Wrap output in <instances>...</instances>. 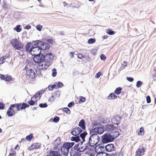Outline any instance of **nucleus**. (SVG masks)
Listing matches in <instances>:
<instances>
[{
    "instance_id": "15",
    "label": "nucleus",
    "mask_w": 156,
    "mask_h": 156,
    "mask_svg": "<svg viewBox=\"0 0 156 156\" xmlns=\"http://www.w3.org/2000/svg\"><path fill=\"white\" fill-rule=\"evenodd\" d=\"M27 75L30 77L32 78H34L36 76L34 70L32 69H29L27 71Z\"/></svg>"
},
{
    "instance_id": "50",
    "label": "nucleus",
    "mask_w": 156,
    "mask_h": 156,
    "mask_svg": "<svg viewBox=\"0 0 156 156\" xmlns=\"http://www.w3.org/2000/svg\"><path fill=\"white\" fill-rule=\"evenodd\" d=\"M146 101L147 103H150L151 102V98L148 95L146 97Z\"/></svg>"
},
{
    "instance_id": "30",
    "label": "nucleus",
    "mask_w": 156,
    "mask_h": 156,
    "mask_svg": "<svg viewBox=\"0 0 156 156\" xmlns=\"http://www.w3.org/2000/svg\"><path fill=\"white\" fill-rule=\"evenodd\" d=\"M33 137V134L32 133H30L29 135L26 136V139L28 141H30Z\"/></svg>"
},
{
    "instance_id": "59",
    "label": "nucleus",
    "mask_w": 156,
    "mask_h": 156,
    "mask_svg": "<svg viewBox=\"0 0 156 156\" xmlns=\"http://www.w3.org/2000/svg\"><path fill=\"white\" fill-rule=\"evenodd\" d=\"M79 74V72L77 70H75L73 73V76H76Z\"/></svg>"
},
{
    "instance_id": "32",
    "label": "nucleus",
    "mask_w": 156,
    "mask_h": 156,
    "mask_svg": "<svg viewBox=\"0 0 156 156\" xmlns=\"http://www.w3.org/2000/svg\"><path fill=\"white\" fill-rule=\"evenodd\" d=\"M60 148L62 154L64 155L65 156H67L68 155L66 154L65 153V152H66V149H65V148H63V145L62 146H60Z\"/></svg>"
},
{
    "instance_id": "38",
    "label": "nucleus",
    "mask_w": 156,
    "mask_h": 156,
    "mask_svg": "<svg viewBox=\"0 0 156 156\" xmlns=\"http://www.w3.org/2000/svg\"><path fill=\"white\" fill-rule=\"evenodd\" d=\"M120 135V133L117 130H115V132H113V136L115 138H117Z\"/></svg>"
},
{
    "instance_id": "48",
    "label": "nucleus",
    "mask_w": 156,
    "mask_h": 156,
    "mask_svg": "<svg viewBox=\"0 0 156 156\" xmlns=\"http://www.w3.org/2000/svg\"><path fill=\"white\" fill-rule=\"evenodd\" d=\"M42 28V26L40 24H38V25L36 26V28L37 29L40 31L41 30Z\"/></svg>"
},
{
    "instance_id": "61",
    "label": "nucleus",
    "mask_w": 156,
    "mask_h": 156,
    "mask_svg": "<svg viewBox=\"0 0 156 156\" xmlns=\"http://www.w3.org/2000/svg\"><path fill=\"white\" fill-rule=\"evenodd\" d=\"M141 154L140 152L139 151V150H137L136 152L135 156H140Z\"/></svg>"
},
{
    "instance_id": "1",
    "label": "nucleus",
    "mask_w": 156,
    "mask_h": 156,
    "mask_svg": "<svg viewBox=\"0 0 156 156\" xmlns=\"http://www.w3.org/2000/svg\"><path fill=\"white\" fill-rule=\"evenodd\" d=\"M29 106L28 104L24 102L11 104L6 112V115L9 117H12L15 115V111L13 109V108L16 107V108L17 110L19 111L24 110L26 108L29 107Z\"/></svg>"
},
{
    "instance_id": "19",
    "label": "nucleus",
    "mask_w": 156,
    "mask_h": 156,
    "mask_svg": "<svg viewBox=\"0 0 156 156\" xmlns=\"http://www.w3.org/2000/svg\"><path fill=\"white\" fill-rule=\"evenodd\" d=\"M45 90H41L38 91L36 92L35 95L31 98V99H32L34 98L35 99H37V98L38 97H39V99H40L41 97L42 94H43Z\"/></svg>"
},
{
    "instance_id": "21",
    "label": "nucleus",
    "mask_w": 156,
    "mask_h": 156,
    "mask_svg": "<svg viewBox=\"0 0 156 156\" xmlns=\"http://www.w3.org/2000/svg\"><path fill=\"white\" fill-rule=\"evenodd\" d=\"M54 144L56 148L61 146L62 144L61 143V139L60 137H58L55 140Z\"/></svg>"
},
{
    "instance_id": "35",
    "label": "nucleus",
    "mask_w": 156,
    "mask_h": 156,
    "mask_svg": "<svg viewBox=\"0 0 156 156\" xmlns=\"http://www.w3.org/2000/svg\"><path fill=\"white\" fill-rule=\"evenodd\" d=\"M79 135V137L80 136L81 138H85L86 136L87 135V133L86 131H84Z\"/></svg>"
},
{
    "instance_id": "25",
    "label": "nucleus",
    "mask_w": 156,
    "mask_h": 156,
    "mask_svg": "<svg viewBox=\"0 0 156 156\" xmlns=\"http://www.w3.org/2000/svg\"><path fill=\"white\" fill-rule=\"evenodd\" d=\"M73 149V147L71 148L70 151V154L72 156H80L79 153L78 152H77L75 148Z\"/></svg>"
},
{
    "instance_id": "37",
    "label": "nucleus",
    "mask_w": 156,
    "mask_h": 156,
    "mask_svg": "<svg viewBox=\"0 0 156 156\" xmlns=\"http://www.w3.org/2000/svg\"><path fill=\"white\" fill-rule=\"evenodd\" d=\"M96 39L94 38H90L88 40L87 43L89 44H92L95 42Z\"/></svg>"
},
{
    "instance_id": "28",
    "label": "nucleus",
    "mask_w": 156,
    "mask_h": 156,
    "mask_svg": "<svg viewBox=\"0 0 156 156\" xmlns=\"http://www.w3.org/2000/svg\"><path fill=\"white\" fill-rule=\"evenodd\" d=\"M117 96L115 95L114 93H110L107 98L108 100L113 99L117 98Z\"/></svg>"
},
{
    "instance_id": "8",
    "label": "nucleus",
    "mask_w": 156,
    "mask_h": 156,
    "mask_svg": "<svg viewBox=\"0 0 156 156\" xmlns=\"http://www.w3.org/2000/svg\"><path fill=\"white\" fill-rule=\"evenodd\" d=\"M103 129L101 127H96L94 128L91 129L90 131V134L94 133L95 134H101L103 133Z\"/></svg>"
},
{
    "instance_id": "49",
    "label": "nucleus",
    "mask_w": 156,
    "mask_h": 156,
    "mask_svg": "<svg viewBox=\"0 0 156 156\" xmlns=\"http://www.w3.org/2000/svg\"><path fill=\"white\" fill-rule=\"evenodd\" d=\"M5 108V104L0 102V110L4 109Z\"/></svg>"
},
{
    "instance_id": "62",
    "label": "nucleus",
    "mask_w": 156,
    "mask_h": 156,
    "mask_svg": "<svg viewBox=\"0 0 156 156\" xmlns=\"http://www.w3.org/2000/svg\"><path fill=\"white\" fill-rule=\"evenodd\" d=\"M54 41V40L52 39H47L46 40V41L48 42L50 44H52L53 41Z\"/></svg>"
},
{
    "instance_id": "14",
    "label": "nucleus",
    "mask_w": 156,
    "mask_h": 156,
    "mask_svg": "<svg viewBox=\"0 0 156 156\" xmlns=\"http://www.w3.org/2000/svg\"><path fill=\"white\" fill-rule=\"evenodd\" d=\"M115 146L113 144H107L105 147V151L107 152H111L114 150Z\"/></svg>"
},
{
    "instance_id": "63",
    "label": "nucleus",
    "mask_w": 156,
    "mask_h": 156,
    "mask_svg": "<svg viewBox=\"0 0 156 156\" xmlns=\"http://www.w3.org/2000/svg\"><path fill=\"white\" fill-rule=\"evenodd\" d=\"M5 60L3 57H2L0 58V64H2L4 62V60Z\"/></svg>"
},
{
    "instance_id": "22",
    "label": "nucleus",
    "mask_w": 156,
    "mask_h": 156,
    "mask_svg": "<svg viewBox=\"0 0 156 156\" xmlns=\"http://www.w3.org/2000/svg\"><path fill=\"white\" fill-rule=\"evenodd\" d=\"M31 43L30 42L27 43L25 46V50L27 52H29V53L31 51Z\"/></svg>"
},
{
    "instance_id": "40",
    "label": "nucleus",
    "mask_w": 156,
    "mask_h": 156,
    "mask_svg": "<svg viewBox=\"0 0 156 156\" xmlns=\"http://www.w3.org/2000/svg\"><path fill=\"white\" fill-rule=\"evenodd\" d=\"M63 110L67 114L69 115L71 113L70 110L67 107L64 108Z\"/></svg>"
},
{
    "instance_id": "53",
    "label": "nucleus",
    "mask_w": 156,
    "mask_h": 156,
    "mask_svg": "<svg viewBox=\"0 0 156 156\" xmlns=\"http://www.w3.org/2000/svg\"><path fill=\"white\" fill-rule=\"evenodd\" d=\"M137 150H139V151L140 152V153H143L145 152L146 149L144 147H142L141 148H139Z\"/></svg>"
},
{
    "instance_id": "16",
    "label": "nucleus",
    "mask_w": 156,
    "mask_h": 156,
    "mask_svg": "<svg viewBox=\"0 0 156 156\" xmlns=\"http://www.w3.org/2000/svg\"><path fill=\"white\" fill-rule=\"evenodd\" d=\"M41 144L40 143H35L32 144L28 148V150L29 151H32L34 149H37L40 148Z\"/></svg>"
},
{
    "instance_id": "20",
    "label": "nucleus",
    "mask_w": 156,
    "mask_h": 156,
    "mask_svg": "<svg viewBox=\"0 0 156 156\" xmlns=\"http://www.w3.org/2000/svg\"><path fill=\"white\" fill-rule=\"evenodd\" d=\"M42 43L41 46V51H45L48 50L50 47V45L48 43L42 41Z\"/></svg>"
},
{
    "instance_id": "57",
    "label": "nucleus",
    "mask_w": 156,
    "mask_h": 156,
    "mask_svg": "<svg viewBox=\"0 0 156 156\" xmlns=\"http://www.w3.org/2000/svg\"><path fill=\"white\" fill-rule=\"evenodd\" d=\"M80 144L79 143H78L77 144H76L75 145L74 147H73V149L75 148L76 150V151H77V152H78V151H77L78 150V147H79Z\"/></svg>"
},
{
    "instance_id": "51",
    "label": "nucleus",
    "mask_w": 156,
    "mask_h": 156,
    "mask_svg": "<svg viewBox=\"0 0 156 156\" xmlns=\"http://www.w3.org/2000/svg\"><path fill=\"white\" fill-rule=\"evenodd\" d=\"M75 105L74 102L73 101H72L70 102H69L68 105V107L69 108H70L72 106H74Z\"/></svg>"
},
{
    "instance_id": "10",
    "label": "nucleus",
    "mask_w": 156,
    "mask_h": 156,
    "mask_svg": "<svg viewBox=\"0 0 156 156\" xmlns=\"http://www.w3.org/2000/svg\"><path fill=\"white\" fill-rule=\"evenodd\" d=\"M30 54L32 56H34L38 54L41 52V51L37 47L34 46V45L32 44L31 45V49Z\"/></svg>"
},
{
    "instance_id": "39",
    "label": "nucleus",
    "mask_w": 156,
    "mask_h": 156,
    "mask_svg": "<svg viewBox=\"0 0 156 156\" xmlns=\"http://www.w3.org/2000/svg\"><path fill=\"white\" fill-rule=\"evenodd\" d=\"M39 106L41 108H45L47 107L48 105L47 103H44L40 104Z\"/></svg>"
},
{
    "instance_id": "33",
    "label": "nucleus",
    "mask_w": 156,
    "mask_h": 156,
    "mask_svg": "<svg viewBox=\"0 0 156 156\" xmlns=\"http://www.w3.org/2000/svg\"><path fill=\"white\" fill-rule=\"evenodd\" d=\"M106 33L110 35H113L115 34V32L112 29H107Z\"/></svg>"
},
{
    "instance_id": "27",
    "label": "nucleus",
    "mask_w": 156,
    "mask_h": 156,
    "mask_svg": "<svg viewBox=\"0 0 156 156\" xmlns=\"http://www.w3.org/2000/svg\"><path fill=\"white\" fill-rule=\"evenodd\" d=\"M78 127L76 128H73L71 132V133L73 136L75 135H79L78 133Z\"/></svg>"
},
{
    "instance_id": "9",
    "label": "nucleus",
    "mask_w": 156,
    "mask_h": 156,
    "mask_svg": "<svg viewBox=\"0 0 156 156\" xmlns=\"http://www.w3.org/2000/svg\"><path fill=\"white\" fill-rule=\"evenodd\" d=\"M122 117L119 115H115L112 118L111 121L113 124L117 126L119 125L121 121Z\"/></svg>"
},
{
    "instance_id": "34",
    "label": "nucleus",
    "mask_w": 156,
    "mask_h": 156,
    "mask_svg": "<svg viewBox=\"0 0 156 156\" xmlns=\"http://www.w3.org/2000/svg\"><path fill=\"white\" fill-rule=\"evenodd\" d=\"M21 26L20 25H17L14 28V30H16L17 32H20L22 29L20 28Z\"/></svg>"
},
{
    "instance_id": "43",
    "label": "nucleus",
    "mask_w": 156,
    "mask_h": 156,
    "mask_svg": "<svg viewBox=\"0 0 156 156\" xmlns=\"http://www.w3.org/2000/svg\"><path fill=\"white\" fill-rule=\"evenodd\" d=\"M3 8L5 10H8L10 9V7L9 4H7L5 6H2Z\"/></svg>"
},
{
    "instance_id": "3",
    "label": "nucleus",
    "mask_w": 156,
    "mask_h": 156,
    "mask_svg": "<svg viewBox=\"0 0 156 156\" xmlns=\"http://www.w3.org/2000/svg\"><path fill=\"white\" fill-rule=\"evenodd\" d=\"M90 136L89 138L88 141L87 143L91 148L95 146L99 142L100 138L98 134L94 133L90 134Z\"/></svg>"
},
{
    "instance_id": "41",
    "label": "nucleus",
    "mask_w": 156,
    "mask_h": 156,
    "mask_svg": "<svg viewBox=\"0 0 156 156\" xmlns=\"http://www.w3.org/2000/svg\"><path fill=\"white\" fill-rule=\"evenodd\" d=\"M52 75L53 77H55L57 75L56 69L55 68H54L52 70Z\"/></svg>"
},
{
    "instance_id": "54",
    "label": "nucleus",
    "mask_w": 156,
    "mask_h": 156,
    "mask_svg": "<svg viewBox=\"0 0 156 156\" xmlns=\"http://www.w3.org/2000/svg\"><path fill=\"white\" fill-rule=\"evenodd\" d=\"M101 72H99L95 75V77L97 78H99L101 75Z\"/></svg>"
},
{
    "instance_id": "45",
    "label": "nucleus",
    "mask_w": 156,
    "mask_h": 156,
    "mask_svg": "<svg viewBox=\"0 0 156 156\" xmlns=\"http://www.w3.org/2000/svg\"><path fill=\"white\" fill-rule=\"evenodd\" d=\"M143 83L142 81H140V80H138L136 82V87L137 88L139 87L140 86H141L143 84Z\"/></svg>"
},
{
    "instance_id": "60",
    "label": "nucleus",
    "mask_w": 156,
    "mask_h": 156,
    "mask_svg": "<svg viewBox=\"0 0 156 156\" xmlns=\"http://www.w3.org/2000/svg\"><path fill=\"white\" fill-rule=\"evenodd\" d=\"M55 99L54 98V96H51L49 99V101L51 102H52L55 100Z\"/></svg>"
},
{
    "instance_id": "4",
    "label": "nucleus",
    "mask_w": 156,
    "mask_h": 156,
    "mask_svg": "<svg viewBox=\"0 0 156 156\" xmlns=\"http://www.w3.org/2000/svg\"><path fill=\"white\" fill-rule=\"evenodd\" d=\"M52 60L53 58H49L47 61L37 63L39 65L37 66V68L40 70H46L52 64Z\"/></svg>"
},
{
    "instance_id": "44",
    "label": "nucleus",
    "mask_w": 156,
    "mask_h": 156,
    "mask_svg": "<svg viewBox=\"0 0 156 156\" xmlns=\"http://www.w3.org/2000/svg\"><path fill=\"white\" fill-rule=\"evenodd\" d=\"M101 125L100 123L96 121H94L93 123H92V125L93 127H94L96 126H100Z\"/></svg>"
},
{
    "instance_id": "5",
    "label": "nucleus",
    "mask_w": 156,
    "mask_h": 156,
    "mask_svg": "<svg viewBox=\"0 0 156 156\" xmlns=\"http://www.w3.org/2000/svg\"><path fill=\"white\" fill-rule=\"evenodd\" d=\"M114 140V137L109 133H105L102 136L101 141L103 144H107L112 142Z\"/></svg>"
},
{
    "instance_id": "42",
    "label": "nucleus",
    "mask_w": 156,
    "mask_h": 156,
    "mask_svg": "<svg viewBox=\"0 0 156 156\" xmlns=\"http://www.w3.org/2000/svg\"><path fill=\"white\" fill-rule=\"evenodd\" d=\"M144 127H141L140 128L139 132L138 133L139 135H142L144 133Z\"/></svg>"
},
{
    "instance_id": "36",
    "label": "nucleus",
    "mask_w": 156,
    "mask_h": 156,
    "mask_svg": "<svg viewBox=\"0 0 156 156\" xmlns=\"http://www.w3.org/2000/svg\"><path fill=\"white\" fill-rule=\"evenodd\" d=\"M86 101V98L83 96H80L78 101L79 103H81L84 102Z\"/></svg>"
},
{
    "instance_id": "55",
    "label": "nucleus",
    "mask_w": 156,
    "mask_h": 156,
    "mask_svg": "<svg viewBox=\"0 0 156 156\" xmlns=\"http://www.w3.org/2000/svg\"><path fill=\"white\" fill-rule=\"evenodd\" d=\"M126 79L128 81L130 82H132L134 80L133 78V77H127Z\"/></svg>"
},
{
    "instance_id": "23",
    "label": "nucleus",
    "mask_w": 156,
    "mask_h": 156,
    "mask_svg": "<svg viewBox=\"0 0 156 156\" xmlns=\"http://www.w3.org/2000/svg\"><path fill=\"white\" fill-rule=\"evenodd\" d=\"M22 12H16L13 14V17L15 19L19 20L21 18Z\"/></svg>"
},
{
    "instance_id": "56",
    "label": "nucleus",
    "mask_w": 156,
    "mask_h": 156,
    "mask_svg": "<svg viewBox=\"0 0 156 156\" xmlns=\"http://www.w3.org/2000/svg\"><path fill=\"white\" fill-rule=\"evenodd\" d=\"M104 144H99L98 145H99V147H101V150H102V151H104V150L105 149L104 146L103 145Z\"/></svg>"
},
{
    "instance_id": "6",
    "label": "nucleus",
    "mask_w": 156,
    "mask_h": 156,
    "mask_svg": "<svg viewBox=\"0 0 156 156\" xmlns=\"http://www.w3.org/2000/svg\"><path fill=\"white\" fill-rule=\"evenodd\" d=\"M10 43L13 47L17 50L21 51V49H23L24 47L23 44L19 42L17 39H13L11 40Z\"/></svg>"
},
{
    "instance_id": "2",
    "label": "nucleus",
    "mask_w": 156,
    "mask_h": 156,
    "mask_svg": "<svg viewBox=\"0 0 156 156\" xmlns=\"http://www.w3.org/2000/svg\"><path fill=\"white\" fill-rule=\"evenodd\" d=\"M52 57V56L51 53H46L45 55L41 53L34 56L33 59L36 63H39L42 62H44V61H47L49 60V58H51Z\"/></svg>"
},
{
    "instance_id": "47",
    "label": "nucleus",
    "mask_w": 156,
    "mask_h": 156,
    "mask_svg": "<svg viewBox=\"0 0 156 156\" xmlns=\"http://www.w3.org/2000/svg\"><path fill=\"white\" fill-rule=\"evenodd\" d=\"M28 103L29 104V105H30L31 106L34 105L35 104V102L34 100H32V99H31L30 100H29L28 101Z\"/></svg>"
},
{
    "instance_id": "7",
    "label": "nucleus",
    "mask_w": 156,
    "mask_h": 156,
    "mask_svg": "<svg viewBox=\"0 0 156 156\" xmlns=\"http://www.w3.org/2000/svg\"><path fill=\"white\" fill-rule=\"evenodd\" d=\"M75 144V143L74 142H67L63 144V147L66 149V152L65 153L66 155H68L69 152V149L71 148L73 145Z\"/></svg>"
},
{
    "instance_id": "24",
    "label": "nucleus",
    "mask_w": 156,
    "mask_h": 156,
    "mask_svg": "<svg viewBox=\"0 0 156 156\" xmlns=\"http://www.w3.org/2000/svg\"><path fill=\"white\" fill-rule=\"evenodd\" d=\"M78 126L83 130L86 129L85 122L83 119H82L80 120Z\"/></svg>"
},
{
    "instance_id": "31",
    "label": "nucleus",
    "mask_w": 156,
    "mask_h": 156,
    "mask_svg": "<svg viewBox=\"0 0 156 156\" xmlns=\"http://www.w3.org/2000/svg\"><path fill=\"white\" fill-rule=\"evenodd\" d=\"M52 119V121L55 123H57L60 120V118L59 117L57 116H56L53 119L51 118L50 119V120H51Z\"/></svg>"
},
{
    "instance_id": "46",
    "label": "nucleus",
    "mask_w": 156,
    "mask_h": 156,
    "mask_svg": "<svg viewBox=\"0 0 156 156\" xmlns=\"http://www.w3.org/2000/svg\"><path fill=\"white\" fill-rule=\"evenodd\" d=\"M56 83L58 89L64 86L63 83L59 81L58 83Z\"/></svg>"
},
{
    "instance_id": "26",
    "label": "nucleus",
    "mask_w": 156,
    "mask_h": 156,
    "mask_svg": "<svg viewBox=\"0 0 156 156\" xmlns=\"http://www.w3.org/2000/svg\"><path fill=\"white\" fill-rule=\"evenodd\" d=\"M75 136H72L70 140L71 141H74L76 143L80 141V139L79 136L75 135Z\"/></svg>"
},
{
    "instance_id": "17",
    "label": "nucleus",
    "mask_w": 156,
    "mask_h": 156,
    "mask_svg": "<svg viewBox=\"0 0 156 156\" xmlns=\"http://www.w3.org/2000/svg\"><path fill=\"white\" fill-rule=\"evenodd\" d=\"M99 145L98 144V145L94 147V151L98 154H102V155L104 156H105V154H106L104 153H106L104 152V151H102V150H101V147H99Z\"/></svg>"
},
{
    "instance_id": "58",
    "label": "nucleus",
    "mask_w": 156,
    "mask_h": 156,
    "mask_svg": "<svg viewBox=\"0 0 156 156\" xmlns=\"http://www.w3.org/2000/svg\"><path fill=\"white\" fill-rule=\"evenodd\" d=\"M2 57H3L4 59L5 60L7 58H9L10 57V56L9 54H8L3 56Z\"/></svg>"
},
{
    "instance_id": "13",
    "label": "nucleus",
    "mask_w": 156,
    "mask_h": 156,
    "mask_svg": "<svg viewBox=\"0 0 156 156\" xmlns=\"http://www.w3.org/2000/svg\"><path fill=\"white\" fill-rule=\"evenodd\" d=\"M42 41L40 40H38L36 41H33L32 44L35 46L36 47H37L39 49L41 50V46L42 45Z\"/></svg>"
},
{
    "instance_id": "64",
    "label": "nucleus",
    "mask_w": 156,
    "mask_h": 156,
    "mask_svg": "<svg viewBox=\"0 0 156 156\" xmlns=\"http://www.w3.org/2000/svg\"><path fill=\"white\" fill-rule=\"evenodd\" d=\"M123 63L124 64H122V67H123L124 68H125L126 66L127 65V62L124 61L123 62Z\"/></svg>"
},
{
    "instance_id": "11",
    "label": "nucleus",
    "mask_w": 156,
    "mask_h": 156,
    "mask_svg": "<svg viewBox=\"0 0 156 156\" xmlns=\"http://www.w3.org/2000/svg\"><path fill=\"white\" fill-rule=\"evenodd\" d=\"M92 148L87 143L84 144L83 145L80 146V147L78 148V151L80 152H83L85 151L88 150L91 151Z\"/></svg>"
},
{
    "instance_id": "12",
    "label": "nucleus",
    "mask_w": 156,
    "mask_h": 156,
    "mask_svg": "<svg viewBox=\"0 0 156 156\" xmlns=\"http://www.w3.org/2000/svg\"><path fill=\"white\" fill-rule=\"evenodd\" d=\"M0 78L1 80L7 82H10L13 80V78L11 76L7 75L5 76V75L1 74H0Z\"/></svg>"
},
{
    "instance_id": "52",
    "label": "nucleus",
    "mask_w": 156,
    "mask_h": 156,
    "mask_svg": "<svg viewBox=\"0 0 156 156\" xmlns=\"http://www.w3.org/2000/svg\"><path fill=\"white\" fill-rule=\"evenodd\" d=\"M100 58L101 60L104 61L106 59V57L104 54H101L100 56Z\"/></svg>"
},
{
    "instance_id": "18",
    "label": "nucleus",
    "mask_w": 156,
    "mask_h": 156,
    "mask_svg": "<svg viewBox=\"0 0 156 156\" xmlns=\"http://www.w3.org/2000/svg\"><path fill=\"white\" fill-rule=\"evenodd\" d=\"M105 127L104 128L105 130L107 131L111 132L112 130L115 129V126L113 124H107L105 125Z\"/></svg>"
},
{
    "instance_id": "29",
    "label": "nucleus",
    "mask_w": 156,
    "mask_h": 156,
    "mask_svg": "<svg viewBox=\"0 0 156 156\" xmlns=\"http://www.w3.org/2000/svg\"><path fill=\"white\" fill-rule=\"evenodd\" d=\"M122 89L121 87H119L116 88L114 92V93L118 95H119L121 92Z\"/></svg>"
}]
</instances>
